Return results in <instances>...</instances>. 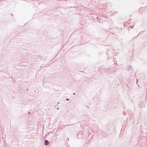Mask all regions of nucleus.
Segmentation results:
<instances>
[{"label":"nucleus","instance_id":"obj_1","mask_svg":"<svg viewBox=\"0 0 147 147\" xmlns=\"http://www.w3.org/2000/svg\"><path fill=\"white\" fill-rule=\"evenodd\" d=\"M49 143V142L47 140H46L45 141V145H47Z\"/></svg>","mask_w":147,"mask_h":147}]
</instances>
